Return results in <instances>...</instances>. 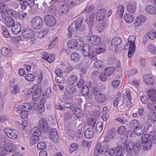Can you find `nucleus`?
I'll use <instances>...</instances> for the list:
<instances>
[{"instance_id": "f257e3e1", "label": "nucleus", "mask_w": 156, "mask_h": 156, "mask_svg": "<svg viewBox=\"0 0 156 156\" xmlns=\"http://www.w3.org/2000/svg\"><path fill=\"white\" fill-rule=\"evenodd\" d=\"M148 137L149 136L148 135L144 134L141 137L138 143L133 145V149L135 153L138 152L142 146L144 150L148 151L151 149V142L149 141L148 143L146 142L147 141V139Z\"/></svg>"}, {"instance_id": "f03ea898", "label": "nucleus", "mask_w": 156, "mask_h": 156, "mask_svg": "<svg viewBox=\"0 0 156 156\" xmlns=\"http://www.w3.org/2000/svg\"><path fill=\"white\" fill-rule=\"evenodd\" d=\"M116 151V148H111L108 150V146H102L101 143L99 142L96 146L94 155L95 156H99L100 154L103 155L107 152L109 155H112L114 154Z\"/></svg>"}, {"instance_id": "7ed1b4c3", "label": "nucleus", "mask_w": 156, "mask_h": 156, "mask_svg": "<svg viewBox=\"0 0 156 156\" xmlns=\"http://www.w3.org/2000/svg\"><path fill=\"white\" fill-rule=\"evenodd\" d=\"M43 23L42 18L39 16H36L32 19L30 26L33 29L37 30L41 27Z\"/></svg>"}, {"instance_id": "20e7f679", "label": "nucleus", "mask_w": 156, "mask_h": 156, "mask_svg": "<svg viewBox=\"0 0 156 156\" xmlns=\"http://www.w3.org/2000/svg\"><path fill=\"white\" fill-rule=\"evenodd\" d=\"M5 133L10 139L15 140L17 139L18 136V132L16 130L5 128L4 129Z\"/></svg>"}, {"instance_id": "39448f33", "label": "nucleus", "mask_w": 156, "mask_h": 156, "mask_svg": "<svg viewBox=\"0 0 156 156\" xmlns=\"http://www.w3.org/2000/svg\"><path fill=\"white\" fill-rule=\"evenodd\" d=\"M21 34L23 37L27 40L32 38L34 36L33 30L30 28L23 29L22 30Z\"/></svg>"}, {"instance_id": "423d86ee", "label": "nucleus", "mask_w": 156, "mask_h": 156, "mask_svg": "<svg viewBox=\"0 0 156 156\" xmlns=\"http://www.w3.org/2000/svg\"><path fill=\"white\" fill-rule=\"evenodd\" d=\"M78 40L80 42V44L78 43V41L76 39H72L69 41L67 44V45L69 48H76V49H78V47H81L83 43V42L82 39H79Z\"/></svg>"}, {"instance_id": "0eeeda50", "label": "nucleus", "mask_w": 156, "mask_h": 156, "mask_svg": "<svg viewBox=\"0 0 156 156\" xmlns=\"http://www.w3.org/2000/svg\"><path fill=\"white\" fill-rule=\"evenodd\" d=\"M122 41V39L119 37H115L113 38L109 46V49L112 51L115 50L116 51L117 46L120 44Z\"/></svg>"}, {"instance_id": "6e6552de", "label": "nucleus", "mask_w": 156, "mask_h": 156, "mask_svg": "<svg viewBox=\"0 0 156 156\" xmlns=\"http://www.w3.org/2000/svg\"><path fill=\"white\" fill-rule=\"evenodd\" d=\"M46 24L49 27H53L56 23V20L52 16L47 15L45 16L44 19Z\"/></svg>"}, {"instance_id": "1a4fd4ad", "label": "nucleus", "mask_w": 156, "mask_h": 156, "mask_svg": "<svg viewBox=\"0 0 156 156\" xmlns=\"http://www.w3.org/2000/svg\"><path fill=\"white\" fill-rule=\"evenodd\" d=\"M147 122L148 126H151L154 123H156V112L149 113L147 116Z\"/></svg>"}, {"instance_id": "9d476101", "label": "nucleus", "mask_w": 156, "mask_h": 156, "mask_svg": "<svg viewBox=\"0 0 156 156\" xmlns=\"http://www.w3.org/2000/svg\"><path fill=\"white\" fill-rule=\"evenodd\" d=\"M38 125L40 129L44 131H46L48 128L47 121L43 118H41L39 121Z\"/></svg>"}, {"instance_id": "9b49d317", "label": "nucleus", "mask_w": 156, "mask_h": 156, "mask_svg": "<svg viewBox=\"0 0 156 156\" xmlns=\"http://www.w3.org/2000/svg\"><path fill=\"white\" fill-rule=\"evenodd\" d=\"M50 136L51 139L54 142H58L59 138L56 129H52L50 130Z\"/></svg>"}, {"instance_id": "f8f14e48", "label": "nucleus", "mask_w": 156, "mask_h": 156, "mask_svg": "<svg viewBox=\"0 0 156 156\" xmlns=\"http://www.w3.org/2000/svg\"><path fill=\"white\" fill-rule=\"evenodd\" d=\"M20 2V5L22 10H25L27 6H31L34 3V0H23Z\"/></svg>"}, {"instance_id": "ddd939ff", "label": "nucleus", "mask_w": 156, "mask_h": 156, "mask_svg": "<svg viewBox=\"0 0 156 156\" xmlns=\"http://www.w3.org/2000/svg\"><path fill=\"white\" fill-rule=\"evenodd\" d=\"M21 24L18 22H16L12 27V33L14 34H17L21 31Z\"/></svg>"}, {"instance_id": "4468645a", "label": "nucleus", "mask_w": 156, "mask_h": 156, "mask_svg": "<svg viewBox=\"0 0 156 156\" xmlns=\"http://www.w3.org/2000/svg\"><path fill=\"white\" fill-rule=\"evenodd\" d=\"M106 11L104 9H101L98 10L96 14V18L98 21L102 20L104 18Z\"/></svg>"}, {"instance_id": "2eb2a0df", "label": "nucleus", "mask_w": 156, "mask_h": 156, "mask_svg": "<svg viewBox=\"0 0 156 156\" xmlns=\"http://www.w3.org/2000/svg\"><path fill=\"white\" fill-rule=\"evenodd\" d=\"M78 80L77 76L73 74H71L67 78L66 83L67 85H72L75 83Z\"/></svg>"}, {"instance_id": "dca6fc26", "label": "nucleus", "mask_w": 156, "mask_h": 156, "mask_svg": "<svg viewBox=\"0 0 156 156\" xmlns=\"http://www.w3.org/2000/svg\"><path fill=\"white\" fill-rule=\"evenodd\" d=\"M145 134H147L149 135V137L147 138V142L149 143V141H151V147L152 142L153 143L156 144V134H155V133L154 131H151L150 132L149 134L146 133Z\"/></svg>"}, {"instance_id": "f3484780", "label": "nucleus", "mask_w": 156, "mask_h": 156, "mask_svg": "<svg viewBox=\"0 0 156 156\" xmlns=\"http://www.w3.org/2000/svg\"><path fill=\"white\" fill-rule=\"evenodd\" d=\"M136 48H132V47H130V45L127 43L125 45L124 47V50H126L128 49H129V51L128 53V58H131L134 55V52L135 51Z\"/></svg>"}, {"instance_id": "a211bd4d", "label": "nucleus", "mask_w": 156, "mask_h": 156, "mask_svg": "<svg viewBox=\"0 0 156 156\" xmlns=\"http://www.w3.org/2000/svg\"><path fill=\"white\" fill-rule=\"evenodd\" d=\"M146 20L145 17L144 16H139L135 19V22L134 23L135 27L140 26L142 23L144 22Z\"/></svg>"}, {"instance_id": "6ab92c4d", "label": "nucleus", "mask_w": 156, "mask_h": 156, "mask_svg": "<svg viewBox=\"0 0 156 156\" xmlns=\"http://www.w3.org/2000/svg\"><path fill=\"white\" fill-rule=\"evenodd\" d=\"M94 133V129L92 128H89L85 130L84 136L87 139H90L93 137Z\"/></svg>"}, {"instance_id": "aec40b11", "label": "nucleus", "mask_w": 156, "mask_h": 156, "mask_svg": "<svg viewBox=\"0 0 156 156\" xmlns=\"http://www.w3.org/2000/svg\"><path fill=\"white\" fill-rule=\"evenodd\" d=\"M145 130V126L143 124H140V126L134 129V133L137 135L140 136L143 133Z\"/></svg>"}, {"instance_id": "412c9836", "label": "nucleus", "mask_w": 156, "mask_h": 156, "mask_svg": "<svg viewBox=\"0 0 156 156\" xmlns=\"http://www.w3.org/2000/svg\"><path fill=\"white\" fill-rule=\"evenodd\" d=\"M0 8L3 13H7L8 15L10 16L11 14V12L12 10L11 9H7L6 5L3 3L0 4Z\"/></svg>"}, {"instance_id": "4be33fe9", "label": "nucleus", "mask_w": 156, "mask_h": 156, "mask_svg": "<svg viewBox=\"0 0 156 156\" xmlns=\"http://www.w3.org/2000/svg\"><path fill=\"white\" fill-rule=\"evenodd\" d=\"M147 95L150 100L152 101H156V90L154 89H151L148 90Z\"/></svg>"}, {"instance_id": "5701e85b", "label": "nucleus", "mask_w": 156, "mask_h": 156, "mask_svg": "<svg viewBox=\"0 0 156 156\" xmlns=\"http://www.w3.org/2000/svg\"><path fill=\"white\" fill-rule=\"evenodd\" d=\"M100 41V38L96 35H92L89 37L88 38V41L91 44H98Z\"/></svg>"}, {"instance_id": "b1692460", "label": "nucleus", "mask_w": 156, "mask_h": 156, "mask_svg": "<svg viewBox=\"0 0 156 156\" xmlns=\"http://www.w3.org/2000/svg\"><path fill=\"white\" fill-rule=\"evenodd\" d=\"M5 25L8 27H12L14 24V20L10 17H5L4 20Z\"/></svg>"}, {"instance_id": "393cba45", "label": "nucleus", "mask_w": 156, "mask_h": 156, "mask_svg": "<svg viewBox=\"0 0 156 156\" xmlns=\"http://www.w3.org/2000/svg\"><path fill=\"white\" fill-rule=\"evenodd\" d=\"M34 103H31L25 102L23 104V110L28 112H30L32 109H34Z\"/></svg>"}, {"instance_id": "a878e982", "label": "nucleus", "mask_w": 156, "mask_h": 156, "mask_svg": "<svg viewBox=\"0 0 156 156\" xmlns=\"http://www.w3.org/2000/svg\"><path fill=\"white\" fill-rule=\"evenodd\" d=\"M145 10L150 14H154L156 13V7L153 5H149L146 7Z\"/></svg>"}, {"instance_id": "bb28decb", "label": "nucleus", "mask_w": 156, "mask_h": 156, "mask_svg": "<svg viewBox=\"0 0 156 156\" xmlns=\"http://www.w3.org/2000/svg\"><path fill=\"white\" fill-rule=\"evenodd\" d=\"M33 106L34 109H37V112L39 114H41L44 112L45 110V107L43 104L38 105L35 103L34 104Z\"/></svg>"}, {"instance_id": "cd10ccee", "label": "nucleus", "mask_w": 156, "mask_h": 156, "mask_svg": "<svg viewBox=\"0 0 156 156\" xmlns=\"http://www.w3.org/2000/svg\"><path fill=\"white\" fill-rule=\"evenodd\" d=\"M136 5L132 3H129L126 7L127 11L131 13H133L136 11Z\"/></svg>"}, {"instance_id": "c85d7f7f", "label": "nucleus", "mask_w": 156, "mask_h": 156, "mask_svg": "<svg viewBox=\"0 0 156 156\" xmlns=\"http://www.w3.org/2000/svg\"><path fill=\"white\" fill-rule=\"evenodd\" d=\"M95 99L98 103H102L105 101L107 99V97L106 95L101 93L95 97Z\"/></svg>"}, {"instance_id": "c756f323", "label": "nucleus", "mask_w": 156, "mask_h": 156, "mask_svg": "<svg viewBox=\"0 0 156 156\" xmlns=\"http://www.w3.org/2000/svg\"><path fill=\"white\" fill-rule=\"evenodd\" d=\"M69 6L66 4H63L60 7L59 11V14L61 15H63L66 14L69 11Z\"/></svg>"}, {"instance_id": "7c9ffc66", "label": "nucleus", "mask_w": 156, "mask_h": 156, "mask_svg": "<svg viewBox=\"0 0 156 156\" xmlns=\"http://www.w3.org/2000/svg\"><path fill=\"white\" fill-rule=\"evenodd\" d=\"M143 79L146 84L150 85L153 84V79L149 74H147L144 75L143 77Z\"/></svg>"}, {"instance_id": "2f4dec72", "label": "nucleus", "mask_w": 156, "mask_h": 156, "mask_svg": "<svg viewBox=\"0 0 156 156\" xmlns=\"http://www.w3.org/2000/svg\"><path fill=\"white\" fill-rule=\"evenodd\" d=\"M90 51L89 45L87 44H85L82 47V53L84 56L86 57L88 55Z\"/></svg>"}, {"instance_id": "473e14b6", "label": "nucleus", "mask_w": 156, "mask_h": 156, "mask_svg": "<svg viewBox=\"0 0 156 156\" xmlns=\"http://www.w3.org/2000/svg\"><path fill=\"white\" fill-rule=\"evenodd\" d=\"M7 152H11L14 150L15 145L11 143H6L4 145Z\"/></svg>"}, {"instance_id": "72a5a7b5", "label": "nucleus", "mask_w": 156, "mask_h": 156, "mask_svg": "<svg viewBox=\"0 0 156 156\" xmlns=\"http://www.w3.org/2000/svg\"><path fill=\"white\" fill-rule=\"evenodd\" d=\"M20 89L18 84H16L13 85L11 88V93L13 95H15L19 93Z\"/></svg>"}, {"instance_id": "f704fd0d", "label": "nucleus", "mask_w": 156, "mask_h": 156, "mask_svg": "<svg viewBox=\"0 0 156 156\" xmlns=\"http://www.w3.org/2000/svg\"><path fill=\"white\" fill-rule=\"evenodd\" d=\"M83 20V17H82L78 18L75 22V28L76 30H79L81 27L82 23Z\"/></svg>"}, {"instance_id": "c9c22d12", "label": "nucleus", "mask_w": 156, "mask_h": 156, "mask_svg": "<svg viewBox=\"0 0 156 156\" xmlns=\"http://www.w3.org/2000/svg\"><path fill=\"white\" fill-rule=\"evenodd\" d=\"M2 54L5 56L10 55L12 53V50L6 47H3L1 49Z\"/></svg>"}, {"instance_id": "e433bc0d", "label": "nucleus", "mask_w": 156, "mask_h": 156, "mask_svg": "<svg viewBox=\"0 0 156 156\" xmlns=\"http://www.w3.org/2000/svg\"><path fill=\"white\" fill-rule=\"evenodd\" d=\"M136 38L135 36H130L128 39V43L130 45V47H132V48H136L135 45V40Z\"/></svg>"}, {"instance_id": "4c0bfd02", "label": "nucleus", "mask_w": 156, "mask_h": 156, "mask_svg": "<svg viewBox=\"0 0 156 156\" xmlns=\"http://www.w3.org/2000/svg\"><path fill=\"white\" fill-rule=\"evenodd\" d=\"M124 148L121 145H118L116 148V153L115 156H123V152L124 151Z\"/></svg>"}, {"instance_id": "58836bf2", "label": "nucleus", "mask_w": 156, "mask_h": 156, "mask_svg": "<svg viewBox=\"0 0 156 156\" xmlns=\"http://www.w3.org/2000/svg\"><path fill=\"white\" fill-rule=\"evenodd\" d=\"M124 19L126 23H131L134 20V17L130 14L126 13L124 15Z\"/></svg>"}, {"instance_id": "ea45409f", "label": "nucleus", "mask_w": 156, "mask_h": 156, "mask_svg": "<svg viewBox=\"0 0 156 156\" xmlns=\"http://www.w3.org/2000/svg\"><path fill=\"white\" fill-rule=\"evenodd\" d=\"M133 143L132 141H128L123 147V148H125L128 152H130L133 149Z\"/></svg>"}, {"instance_id": "a19ab883", "label": "nucleus", "mask_w": 156, "mask_h": 156, "mask_svg": "<svg viewBox=\"0 0 156 156\" xmlns=\"http://www.w3.org/2000/svg\"><path fill=\"white\" fill-rule=\"evenodd\" d=\"M129 126L131 129H134V128H136L140 126V125L138 121L136 120H133L129 122Z\"/></svg>"}, {"instance_id": "79ce46f5", "label": "nucleus", "mask_w": 156, "mask_h": 156, "mask_svg": "<svg viewBox=\"0 0 156 156\" xmlns=\"http://www.w3.org/2000/svg\"><path fill=\"white\" fill-rule=\"evenodd\" d=\"M148 51L153 55L156 54V47L151 44H149L147 46Z\"/></svg>"}, {"instance_id": "37998d69", "label": "nucleus", "mask_w": 156, "mask_h": 156, "mask_svg": "<svg viewBox=\"0 0 156 156\" xmlns=\"http://www.w3.org/2000/svg\"><path fill=\"white\" fill-rule=\"evenodd\" d=\"M115 69V68L113 67L107 68L104 71V75L106 76H109L112 74Z\"/></svg>"}, {"instance_id": "c03bdc74", "label": "nucleus", "mask_w": 156, "mask_h": 156, "mask_svg": "<svg viewBox=\"0 0 156 156\" xmlns=\"http://www.w3.org/2000/svg\"><path fill=\"white\" fill-rule=\"evenodd\" d=\"M124 7L122 5H120L118 7V9L117 14H118L121 18H122L124 12Z\"/></svg>"}, {"instance_id": "a18cd8bd", "label": "nucleus", "mask_w": 156, "mask_h": 156, "mask_svg": "<svg viewBox=\"0 0 156 156\" xmlns=\"http://www.w3.org/2000/svg\"><path fill=\"white\" fill-rule=\"evenodd\" d=\"M120 99L121 93L120 92H118V94L115 96V98L113 101V105L114 107L118 106Z\"/></svg>"}, {"instance_id": "49530a36", "label": "nucleus", "mask_w": 156, "mask_h": 156, "mask_svg": "<svg viewBox=\"0 0 156 156\" xmlns=\"http://www.w3.org/2000/svg\"><path fill=\"white\" fill-rule=\"evenodd\" d=\"M41 94V89H37L35 91L34 93L33 94L32 98L33 100L34 101H36L37 100V98L40 97Z\"/></svg>"}, {"instance_id": "de8ad7c7", "label": "nucleus", "mask_w": 156, "mask_h": 156, "mask_svg": "<svg viewBox=\"0 0 156 156\" xmlns=\"http://www.w3.org/2000/svg\"><path fill=\"white\" fill-rule=\"evenodd\" d=\"M73 113L77 118L81 117L82 115V110L79 108H74L73 110Z\"/></svg>"}, {"instance_id": "09e8293b", "label": "nucleus", "mask_w": 156, "mask_h": 156, "mask_svg": "<svg viewBox=\"0 0 156 156\" xmlns=\"http://www.w3.org/2000/svg\"><path fill=\"white\" fill-rule=\"evenodd\" d=\"M145 36L146 38L151 40L154 39L156 37V32L151 31L147 33Z\"/></svg>"}, {"instance_id": "8fccbe9b", "label": "nucleus", "mask_w": 156, "mask_h": 156, "mask_svg": "<svg viewBox=\"0 0 156 156\" xmlns=\"http://www.w3.org/2000/svg\"><path fill=\"white\" fill-rule=\"evenodd\" d=\"M72 85H67L66 88V90L67 93L71 94H73L76 91V89L71 86Z\"/></svg>"}, {"instance_id": "3c124183", "label": "nucleus", "mask_w": 156, "mask_h": 156, "mask_svg": "<svg viewBox=\"0 0 156 156\" xmlns=\"http://www.w3.org/2000/svg\"><path fill=\"white\" fill-rule=\"evenodd\" d=\"M31 132V133L33 134V136H36L38 137L41 134V130L37 127H34Z\"/></svg>"}, {"instance_id": "603ef678", "label": "nucleus", "mask_w": 156, "mask_h": 156, "mask_svg": "<svg viewBox=\"0 0 156 156\" xmlns=\"http://www.w3.org/2000/svg\"><path fill=\"white\" fill-rule=\"evenodd\" d=\"M2 34L6 38H9L10 37V33L5 26H2Z\"/></svg>"}, {"instance_id": "864d4df0", "label": "nucleus", "mask_w": 156, "mask_h": 156, "mask_svg": "<svg viewBox=\"0 0 156 156\" xmlns=\"http://www.w3.org/2000/svg\"><path fill=\"white\" fill-rule=\"evenodd\" d=\"M39 140V137L36 136H32L30 138V145L32 146Z\"/></svg>"}, {"instance_id": "5fc2aeb1", "label": "nucleus", "mask_w": 156, "mask_h": 156, "mask_svg": "<svg viewBox=\"0 0 156 156\" xmlns=\"http://www.w3.org/2000/svg\"><path fill=\"white\" fill-rule=\"evenodd\" d=\"M71 60L73 61H77L79 60L80 57L78 53L76 52H73L70 55Z\"/></svg>"}, {"instance_id": "6e6d98bb", "label": "nucleus", "mask_w": 156, "mask_h": 156, "mask_svg": "<svg viewBox=\"0 0 156 156\" xmlns=\"http://www.w3.org/2000/svg\"><path fill=\"white\" fill-rule=\"evenodd\" d=\"M89 91L88 87L87 86L83 87L81 90V93L83 96H87L88 95Z\"/></svg>"}, {"instance_id": "4d7b16f0", "label": "nucleus", "mask_w": 156, "mask_h": 156, "mask_svg": "<svg viewBox=\"0 0 156 156\" xmlns=\"http://www.w3.org/2000/svg\"><path fill=\"white\" fill-rule=\"evenodd\" d=\"M147 107L151 111H156V105H154L152 102H149L147 103Z\"/></svg>"}, {"instance_id": "13d9d810", "label": "nucleus", "mask_w": 156, "mask_h": 156, "mask_svg": "<svg viewBox=\"0 0 156 156\" xmlns=\"http://www.w3.org/2000/svg\"><path fill=\"white\" fill-rule=\"evenodd\" d=\"M26 80L29 82L33 81L34 80V76L32 74H26L25 76Z\"/></svg>"}, {"instance_id": "bf43d9fd", "label": "nucleus", "mask_w": 156, "mask_h": 156, "mask_svg": "<svg viewBox=\"0 0 156 156\" xmlns=\"http://www.w3.org/2000/svg\"><path fill=\"white\" fill-rule=\"evenodd\" d=\"M37 147L39 150H43L46 148V145L44 142H41L38 144Z\"/></svg>"}, {"instance_id": "052dcab7", "label": "nucleus", "mask_w": 156, "mask_h": 156, "mask_svg": "<svg viewBox=\"0 0 156 156\" xmlns=\"http://www.w3.org/2000/svg\"><path fill=\"white\" fill-rule=\"evenodd\" d=\"M94 7L93 5H88L87 6L86 9L84 11H83V13H89L90 12H91L94 9Z\"/></svg>"}, {"instance_id": "680f3d73", "label": "nucleus", "mask_w": 156, "mask_h": 156, "mask_svg": "<svg viewBox=\"0 0 156 156\" xmlns=\"http://www.w3.org/2000/svg\"><path fill=\"white\" fill-rule=\"evenodd\" d=\"M94 17V13H92L89 16H87L86 19L87 23L89 25V24H91L93 20Z\"/></svg>"}, {"instance_id": "e2e57ef3", "label": "nucleus", "mask_w": 156, "mask_h": 156, "mask_svg": "<svg viewBox=\"0 0 156 156\" xmlns=\"http://www.w3.org/2000/svg\"><path fill=\"white\" fill-rule=\"evenodd\" d=\"M126 136L124 135L120 139V143L122 146L123 147L125 145V144L128 142L126 141Z\"/></svg>"}, {"instance_id": "0e129e2a", "label": "nucleus", "mask_w": 156, "mask_h": 156, "mask_svg": "<svg viewBox=\"0 0 156 156\" xmlns=\"http://www.w3.org/2000/svg\"><path fill=\"white\" fill-rule=\"evenodd\" d=\"M126 131V128L124 126H121L119 127L117 130L118 133L120 134H123Z\"/></svg>"}, {"instance_id": "69168bd1", "label": "nucleus", "mask_w": 156, "mask_h": 156, "mask_svg": "<svg viewBox=\"0 0 156 156\" xmlns=\"http://www.w3.org/2000/svg\"><path fill=\"white\" fill-rule=\"evenodd\" d=\"M69 139L72 140L75 137V135L74 132L72 130H69L67 133Z\"/></svg>"}, {"instance_id": "338daca9", "label": "nucleus", "mask_w": 156, "mask_h": 156, "mask_svg": "<svg viewBox=\"0 0 156 156\" xmlns=\"http://www.w3.org/2000/svg\"><path fill=\"white\" fill-rule=\"evenodd\" d=\"M78 145L76 143H73L70 144L69 147L70 151L71 153L76 150L78 148Z\"/></svg>"}, {"instance_id": "774afa93", "label": "nucleus", "mask_w": 156, "mask_h": 156, "mask_svg": "<svg viewBox=\"0 0 156 156\" xmlns=\"http://www.w3.org/2000/svg\"><path fill=\"white\" fill-rule=\"evenodd\" d=\"M96 52L94 51H91L89 53L88 57L91 59L92 61H95L96 59Z\"/></svg>"}]
</instances>
